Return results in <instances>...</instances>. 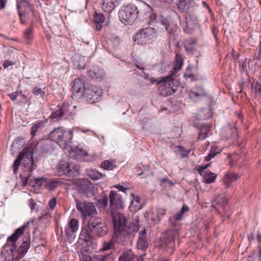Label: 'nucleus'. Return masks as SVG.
I'll list each match as a JSON object with an SVG mask.
<instances>
[{
  "mask_svg": "<svg viewBox=\"0 0 261 261\" xmlns=\"http://www.w3.org/2000/svg\"><path fill=\"white\" fill-rule=\"evenodd\" d=\"M145 15V14H143L142 9L134 4L122 7L119 12L120 20L125 25L132 24L137 18L143 19Z\"/></svg>",
  "mask_w": 261,
  "mask_h": 261,
  "instance_id": "nucleus-4",
  "label": "nucleus"
},
{
  "mask_svg": "<svg viewBox=\"0 0 261 261\" xmlns=\"http://www.w3.org/2000/svg\"><path fill=\"white\" fill-rule=\"evenodd\" d=\"M218 199H219V198H216L214 199V200L212 203V206L214 207V208H215V203L218 204V202H219Z\"/></svg>",
  "mask_w": 261,
  "mask_h": 261,
  "instance_id": "nucleus-59",
  "label": "nucleus"
},
{
  "mask_svg": "<svg viewBox=\"0 0 261 261\" xmlns=\"http://www.w3.org/2000/svg\"><path fill=\"white\" fill-rule=\"evenodd\" d=\"M88 229L89 230L88 234L89 238L94 236L102 237L107 233L106 225L102 223L100 218L89 219L88 222Z\"/></svg>",
  "mask_w": 261,
  "mask_h": 261,
  "instance_id": "nucleus-6",
  "label": "nucleus"
},
{
  "mask_svg": "<svg viewBox=\"0 0 261 261\" xmlns=\"http://www.w3.org/2000/svg\"><path fill=\"white\" fill-rule=\"evenodd\" d=\"M140 199L138 196H134L129 206V209L132 212H137L142 208L140 202Z\"/></svg>",
  "mask_w": 261,
  "mask_h": 261,
  "instance_id": "nucleus-24",
  "label": "nucleus"
},
{
  "mask_svg": "<svg viewBox=\"0 0 261 261\" xmlns=\"http://www.w3.org/2000/svg\"><path fill=\"white\" fill-rule=\"evenodd\" d=\"M97 205L99 208L105 209L108 205V198L105 197L104 198L99 199L97 201Z\"/></svg>",
  "mask_w": 261,
  "mask_h": 261,
  "instance_id": "nucleus-39",
  "label": "nucleus"
},
{
  "mask_svg": "<svg viewBox=\"0 0 261 261\" xmlns=\"http://www.w3.org/2000/svg\"><path fill=\"white\" fill-rule=\"evenodd\" d=\"M23 139L20 137H18L14 141L11 147L16 148L17 145L23 146Z\"/></svg>",
  "mask_w": 261,
  "mask_h": 261,
  "instance_id": "nucleus-44",
  "label": "nucleus"
},
{
  "mask_svg": "<svg viewBox=\"0 0 261 261\" xmlns=\"http://www.w3.org/2000/svg\"><path fill=\"white\" fill-rule=\"evenodd\" d=\"M115 246V243L113 239L109 241H104L101 243L100 250L101 251H107L112 249L114 250Z\"/></svg>",
  "mask_w": 261,
  "mask_h": 261,
  "instance_id": "nucleus-23",
  "label": "nucleus"
},
{
  "mask_svg": "<svg viewBox=\"0 0 261 261\" xmlns=\"http://www.w3.org/2000/svg\"><path fill=\"white\" fill-rule=\"evenodd\" d=\"M115 187H116L119 191H121L125 193H126L128 190V188H124L123 186L120 185H115Z\"/></svg>",
  "mask_w": 261,
  "mask_h": 261,
  "instance_id": "nucleus-51",
  "label": "nucleus"
},
{
  "mask_svg": "<svg viewBox=\"0 0 261 261\" xmlns=\"http://www.w3.org/2000/svg\"><path fill=\"white\" fill-rule=\"evenodd\" d=\"M220 152V150H217V148L213 147L208 155L206 157L205 160L208 162L213 158L216 154Z\"/></svg>",
  "mask_w": 261,
  "mask_h": 261,
  "instance_id": "nucleus-41",
  "label": "nucleus"
},
{
  "mask_svg": "<svg viewBox=\"0 0 261 261\" xmlns=\"http://www.w3.org/2000/svg\"><path fill=\"white\" fill-rule=\"evenodd\" d=\"M240 177V175L239 174L232 171L228 172L224 176L225 179H227L231 182L237 180Z\"/></svg>",
  "mask_w": 261,
  "mask_h": 261,
  "instance_id": "nucleus-36",
  "label": "nucleus"
},
{
  "mask_svg": "<svg viewBox=\"0 0 261 261\" xmlns=\"http://www.w3.org/2000/svg\"><path fill=\"white\" fill-rule=\"evenodd\" d=\"M135 257V255L132 251H124L120 256L119 261H133Z\"/></svg>",
  "mask_w": 261,
  "mask_h": 261,
  "instance_id": "nucleus-28",
  "label": "nucleus"
},
{
  "mask_svg": "<svg viewBox=\"0 0 261 261\" xmlns=\"http://www.w3.org/2000/svg\"><path fill=\"white\" fill-rule=\"evenodd\" d=\"M74 67L79 69H84L86 66L85 58L80 54H75L72 59Z\"/></svg>",
  "mask_w": 261,
  "mask_h": 261,
  "instance_id": "nucleus-21",
  "label": "nucleus"
},
{
  "mask_svg": "<svg viewBox=\"0 0 261 261\" xmlns=\"http://www.w3.org/2000/svg\"><path fill=\"white\" fill-rule=\"evenodd\" d=\"M33 152L27 151H23L19 154L13 164V171L16 173L20 166L21 162L23 166V172L24 178L23 184H31L33 187L40 188L42 185L45 186V178H35L33 181L31 179V173L37 166L35 164L33 159Z\"/></svg>",
  "mask_w": 261,
  "mask_h": 261,
  "instance_id": "nucleus-3",
  "label": "nucleus"
},
{
  "mask_svg": "<svg viewBox=\"0 0 261 261\" xmlns=\"http://www.w3.org/2000/svg\"><path fill=\"white\" fill-rule=\"evenodd\" d=\"M178 235V230L177 228H175L167 230L161 238L162 246L171 249V253H172L174 247V239Z\"/></svg>",
  "mask_w": 261,
  "mask_h": 261,
  "instance_id": "nucleus-9",
  "label": "nucleus"
},
{
  "mask_svg": "<svg viewBox=\"0 0 261 261\" xmlns=\"http://www.w3.org/2000/svg\"><path fill=\"white\" fill-rule=\"evenodd\" d=\"M207 95V93L206 90L201 86H196L192 88L189 94V97L195 100H199Z\"/></svg>",
  "mask_w": 261,
  "mask_h": 261,
  "instance_id": "nucleus-14",
  "label": "nucleus"
},
{
  "mask_svg": "<svg viewBox=\"0 0 261 261\" xmlns=\"http://www.w3.org/2000/svg\"><path fill=\"white\" fill-rule=\"evenodd\" d=\"M135 41H137L138 43H143L144 42L145 39L143 36V33L142 32V29L140 30L135 36L134 37Z\"/></svg>",
  "mask_w": 261,
  "mask_h": 261,
  "instance_id": "nucleus-40",
  "label": "nucleus"
},
{
  "mask_svg": "<svg viewBox=\"0 0 261 261\" xmlns=\"http://www.w3.org/2000/svg\"><path fill=\"white\" fill-rule=\"evenodd\" d=\"M58 172L60 176L65 175L72 177L77 172V169L74 165L70 164L65 161H62L59 164Z\"/></svg>",
  "mask_w": 261,
  "mask_h": 261,
  "instance_id": "nucleus-10",
  "label": "nucleus"
},
{
  "mask_svg": "<svg viewBox=\"0 0 261 261\" xmlns=\"http://www.w3.org/2000/svg\"><path fill=\"white\" fill-rule=\"evenodd\" d=\"M184 60L181 55L176 54L175 58V64L174 69L176 71L179 70L183 66Z\"/></svg>",
  "mask_w": 261,
  "mask_h": 261,
  "instance_id": "nucleus-31",
  "label": "nucleus"
},
{
  "mask_svg": "<svg viewBox=\"0 0 261 261\" xmlns=\"http://www.w3.org/2000/svg\"><path fill=\"white\" fill-rule=\"evenodd\" d=\"M101 94L96 87L91 86L85 90L83 95L86 100L90 103H95L99 100Z\"/></svg>",
  "mask_w": 261,
  "mask_h": 261,
  "instance_id": "nucleus-11",
  "label": "nucleus"
},
{
  "mask_svg": "<svg viewBox=\"0 0 261 261\" xmlns=\"http://www.w3.org/2000/svg\"><path fill=\"white\" fill-rule=\"evenodd\" d=\"M7 0H0V10L5 8Z\"/></svg>",
  "mask_w": 261,
  "mask_h": 261,
  "instance_id": "nucleus-56",
  "label": "nucleus"
},
{
  "mask_svg": "<svg viewBox=\"0 0 261 261\" xmlns=\"http://www.w3.org/2000/svg\"><path fill=\"white\" fill-rule=\"evenodd\" d=\"M110 207L108 214L110 215L113 220L114 229V238L118 244L126 245L131 244L138 231V221L134 220L126 225L127 220L124 215L118 211L123 208L121 196L116 191H111L109 194Z\"/></svg>",
  "mask_w": 261,
  "mask_h": 261,
  "instance_id": "nucleus-1",
  "label": "nucleus"
},
{
  "mask_svg": "<svg viewBox=\"0 0 261 261\" xmlns=\"http://www.w3.org/2000/svg\"><path fill=\"white\" fill-rule=\"evenodd\" d=\"M75 203L76 207L83 219L85 220L88 217L90 219H94L93 217L97 214V211L93 202L76 200Z\"/></svg>",
  "mask_w": 261,
  "mask_h": 261,
  "instance_id": "nucleus-7",
  "label": "nucleus"
},
{
  "mask_svg": "<svg viewBox=\"0 0 261 261\" xmlns=\"http://www.w3.org/2000/svg\"><path fill=\"white\" fill-rule=\"evenodd\" d=\"M32 93L37 98L43 99L45 96V92L38 87H35L32 89Z\"/></svg>",
  "mask_w": 261,
  "mask_h": 261,
  "instance_id": "nucleus-34",
  "label": "nucleus"
},
{
  "mask_svg": "<svg viewBox=\"0 0 261 261\" xmlns=\"http://www.w3.org/2000/svg\"><path fill=\"white\" fill-rule=\"evenodd\" d=\"M184 23V30L188 34H191L194 30L199 27V24L196 18L187 15L185 18Z\"/></svg>",
  "mask_w": 261,
  "mask_h": 261,
  "instance_id": "nucleus-12",
  "label": "nucleus"
},
{
  "mask_svg": "<svg viewBox=\"0 0 261 261\" xmlns=\"http://www.w3.org/2000/svg\"><path fill=\"white\" fill-rule=\"evenodd\" d=\"M29 205L32 211L34 210L36 203L33 199H31L29 200Z\"/></svg>",
  "mask_w": 261,
  "mask_h": 261,
  "instance_id": "nucleus-52",
  "label": "nucleus"
},
{
  "mask_svg": "<svg viewBox=\"0 0 261 261\" xmlns=\"http://www.w3.org/2000/svg\"><path fill=\"white\" fill-rule=\"evenodd\" d=\"M121 1L103 0L102 9L106 12H111L116 7L120 5Z\"/></svg>",
  "mask_w": 261,
  "mask_h": 261,
  "instance_id": "nucleus-16",
  "label": "nucleus"
},
{
  "mask_svg": "<svg viewBox=\"0 0 261 261\" xmlns=\"http://www.w3.org/2000/svg\"><path fill=\"white\" fill-rule=\"evenodd\" d=\"M223 181L226 188H228L230 187L231 181H229L227 179H225V177L223 178Z\"/></svg>",
  "mask_w": 261,
  "mask_h": 261,
  "instance_id": "nucleus-57",
  "label": "nucleus"
},
{
  "mask_svg": "<svg viewBox=\"0 0 261 261\" xmlns=\"http://www.w3.org/2000/svg\"><path fill=\"white\" fill-rule=\"evenodd\" d=\"M142 32L145 40L151 39L154 34V30L151 28L143 29H142Z\"/></svg>",
  "mask_w": 261,
  "mask_h": 261,
  "instance_id": "nucleus-37",
  "label": "nucleus"
},
{
  "mask_svg": "<svg viewBox=\"0 0 261 261\" xmlns=\"http://www.w3.org/2000/svg\"><path fill=\"white\" fill-rule=\"evenodd\" d=\"M79 228V221L76 219H72L68 224V227L65 228L66 234L70 237H73L74 233Z\"/></svg>",
  "mask_w": 261,
  "mask_h": 261,
  "instance_id": "nucleus-17",
  "label": "nucleus"
},
{
  "mask_svg": "<svg viewBox=\"0 0 261 261\" xmlns=\"http://www.w3.org/2000/svg\"><path fill=\"white\" fill-rule=\"evenodd\" d=\"M9 96L12 100H15L17 97V94L16 92L12 93L9 95Z\"/></svg>",
  "mask_w": 261,
  "mask_h": 261,
  "instance_id": "nucleus-55",
  "label": "nucleus"
},
{
  "mask_svg": "<svg viewBox=\"0 0 261 261\" xmlns=\"http://www.w3.org/2000/svg\"><path fill=\"white\" fill-rule=\"evenodd\" d=\"M217 175L215 173H212V172L206 170L203 173V179L205 183L210 184L213 182L216 178Z\"/></svg>",
  "mask_w": 261,
  "mask_h": 261,
  "instance_id": "nucleus-26",
  "label": "nucleus"
},
{
  "mask_svg": "<svg viewBox=\"0 0 261 261\" xmlns=\"http://www.w3.org/2000/svg\"><path fill=\"white\" fill-rule=\"evenodd\" d=\"M56 204L57 201L56 198L55 197L51 198L48 202V205L49 207L51 209H54L55 208Z\"/></svg>",
  "mask_w": 261,
  "mask_h": 261,
  "instance_id": "nucleus-48",
  "label": "nucleus"
},
{
  "mask_svg": "<svg viewBox=\"0 0 261 261\" xmlns=\"http://www.w3.org/2000/svg\"><path fill=\"white\" fill-rule=\"evenodd\" d=\"M93 259L95 261H113V254L111 252L95 254L93 256Z\"/></svg>",
  "mask_w": 261,
  "mask_h": 261,
  "instance_id": "nucleus-22",
  "label": "nucleus"
},
{
  "mask_svg": "<svg viewBox=\"0 0 261 261\" xmlns=\"http://www.w3.org/2000/svg\"><path fill=\"white\" fill-rule=\"evenodd\" d=\"M156 82L162 84L159 87V91L160 94L167 96L171 95L175 91L173 87V82L171 75L167 77H163L161 80H156Z\"/></svg>",
  "mask_w": 261,
  "mask_h": 261,
  "instance_id": "nucleus-8",
  "label": "nucleus"
},
{
  "mask_svg": "<svg viewBox=\"0 0 261 261\" xmlns=\"http://www.w3.org/2000/svg\"><path fill=\"white\" fill-rule=\"evenodd\" d=\"M82 235L81 234L77 242L78 247L81 250V254L79 255L80 261H94V259H92L91 257L87 254L88 253V249H84L83 247L84 243L88 244L89 243H90L91 242L87 238L82 239Z\"/></svg>",
  "mask_w": 261,
  "mask_h": 261,
  "instance_id": "nucleus-13",
  "label": "nucleus"
},
{
  "mask_svg": "<svg viewBox=\"0 0 261 261\" xmlns=\"http://www.w3.org/2000/svg\"><path fill=\"white\" fill-rule=\"evenodd\" d=\"M44 123L43 121H39L36 124H34L31 128V134L32 137H34L36 133L40 130L43 126L44 125Z\"/></svg>",
  "mask_w": 261,
  "mask_h": 261,
  "instance_id": "nucleus-35",
  "label": "nucleus"
},
{
  "mask_svg": "<svg viewBox=\"0 0 261 261\" xmlns=\"http://www.w3.org/2000/svg\"><path fill=\"white\" fill-rule=\"evenodd\" d=\"M72 90L73 92L83 95L85 88V78L82 76L74 79L73 81Z\"/></svg>",
  "mask_w": 261,
  "mask_h": 261,
  "instance_id": "nucleus-15",
  "label": "nucleus"
},
{
  "mask_svg": "<svg viewBox=\"0 0 261 261\" xmlns=\"http://www.w3.org/2000/svg\"><path fill=\"white\" fill-rule=\"evenodd\" d=\"M210 130V127L208 125H202L199 130V138L204 140L208 136Z\"/></svg>",
  "mask_w": 261,
  "mask_h": 261,
  "instance_id": "nucleus-30",
  "label": "nucleus"
},
{
  "mask_svg": "<svg viewBox=\"0 0 261 261\" xmlns=\"http://www.w3.org/2000/svg\"><path fill=\"white\" fill-rule=\"evenodd\" d=\"M166 213V210L165 208H160L157 209V217H158L159 220L162 218Z\"/></svg>",
  "mask_w": 261,
  "mask_h": 261,
  "instance_id": "nucleus-45",
  "label": "nucleus"
},
{
  "mask_svg": "<svg viewBox=\"0 0 261 261\" xmlns=\"http://www.w3.org/2000/svg\"><path fill=\"white\" fill-rule=\"evenodd\" d=\"M257 240L259 242H261V234L258 233L257 237Z\"/></svg>",
  "mask_w": 261,
  "mask_h": 261,
  "instance_id": "nucleus-61",
  "label": "nucleus"
},
{
  "mask_svg": "<svg viewBox=\"0 0 261 261\" xmlns=\"http://www.w3.org/2000/svg\"><path fill=\"white\" fill-rule=\"evenodd\" d=\"M50 140L55 142L61 147L64 149L69 147L72 143L73 131L66 129L63 127L55 128L48 135Z\"/></svg>",
  "mask_w": 261,
  "mask_h": 261,
  "instance_id": "nucleus-5",
  "label": "nucleus"
},
{
  "mask_svg": "<svg viewBox=\"0 0 261 261\" xmlns=\"http://www.w3.org/2000/svg\"><path fill=\"white\" fill-rule=\"evenodd\" d=\"M74 151L75 154L77 155L84 156L87 154V152L85 150H83L82 148H80L79 147L75 149Z\"/></svg>",
  "mask_w": 261,
  "mask_h": 261,
  "instance_id": "nucleus-46",
  "label": "nucleus"
},
{
  "mask_svg": "<svg viewBox=\"0 0 261 261\" xmlns=\"http://www.w3.org/2000/svg\"><path fill=\"white\" fill-rule=\"evenodd\" d=\"M61 108H64V115L66 114L67 113V112H68V106L66 105H63Z\"/></svg>",
  "mask_w": 261,
  "mask_h": 261,
  "instance_id": "nucleus-58",
  "label": "nucleus"
},
{
  "mask_svg": "<svg viewBox=\"0 0 261 261\" xmlns=\"http://www.w3.org/2000/svg\"><path fill=\"white\" fill-rule=\"evenodd\" d=\"M258 257L261 258V245L259 246Z\"/></svg>",
  "mask_w": 261,
  "mask_h": 261,
  "instance_id": "nucleus-64",
  "label": "nucleus"
},
{
  "mask_svg": "<svg viewBox=\"0 0 261 261\" xmlns=\"http://www.w3.org/2000/svg\"><path fill=\"white\" fill-rule=\"evenodd\" d=\"M27 225L17 229L15 232L8 238L1 252L4 261H18L22 258L28 252L30 247L29 243L24 241L18 248L16 249V243L19 238L25 230Z\"/></svg>",
  "mask_w": 261,
  "mask_h": 261,
  "instance_id": "nucleus-2",
  "label": "nucleus"
},
{
  "mask_svg": "<svg viewBox=\"0 0 261 261\" xmlns=\"http://www.w3.org/2000/svg\"><path fill=\"white\" fill-rule=\"evenodd\" d=\"M174 216L171 217L169 218V222L172 226H176L177 224V220L174 219Z\"/></svg>",
  "mask_w": 261,
  "mask_h": 261,
  "instance_id": "nucleus-53",
  "label": "nucleus"
},
{
  "mask_svg": "<svg viewBox=\"0 0 261 261\" xmlns=\"http://www.w3.org/2000/svg\"><path fill=\"white\" fill-rule=\"evenodd\" d=\"M162 24L165 27L166 30H168V28L170 25L169 21L167 19H164L162 21Z\"/></svg>",
  "mask_w": 261,
  "mask_h": 261,
  "instance_id": "nucleus-54",
  "label": "nucleus"
},
{
  "mask_svg": "<svg viewBox=\"0 0 261 261\" xmlns=\"http://www.w3.org/2000/svg\"><path fill=\"white\" fill-rule=\"evenodd\" d=\"M139 237L137 243V247L138 249L143 250L146 249L148 243L146 238V230L144 229L143 231L139 232Z\"/></svg>",
  "mask_w": 261,
  "mask_h": 261,
  "instance_id": "nucleus-19",
  "label": "nucleus"
},
{
  "mask_svg": "<svg viewBox=\"0 0 261 261\" xmlns=\"http://www.w3.org/2000/svg\"><path fill=\"white\" fill-rule=\"evenodd\" d=\"M256 59L257 60H260L261 59V48H259V54L258 55H257V57H256Z\"/></svg>",
  "mask_w": 261,
  "mask_h": 261,
  "instance_id": "nucleus-60",
  "label": "nucleus"
},
{
  "mask_svg": "<svg viewBox=\"0 0 261 261\" xmlns=\"http://www.w3.org/2000/svg\"><path fill=\"white\" fill-rule=\"evenodd\" d=\"M151 2L157 7H162L164 3V0H150Z\"/></svg>",
  "mask_w": 261,
  "mask_h": 261,
  "instance_id": "nucleus-49",
  "label": "nucleus"
},
{
  "mask_svg": "<svg viewBox=\"0 0 261 261\" xmlns=\"http://www.w3.org/2000/svg\"><path fill=\"white\" fill-rule=\"evenodd\" d=\"M209 165V164H207L205 166H200L199 168L202 170H205L207 167Z\"/></svg>",
  "mask_w": 261,
  "mask_h": 261,
  "instance_id": "nucleus-63",
  "label": "nucleus"
},
{
  "mask_svg": "<svg viewBox=\"0 0 261 261\" xmlns=\"http://www.w3.org/2000/svg\"><path fill=\"white\" fill-rule=\"evenodd\" d=\"M88 74L92 79H100L105 75V72L103 69L98 66H93L88 69Z\"/></svg>",
  "mask_w": 261,
  "mask_h": 261,
  "instance_id": "nucleus-18",
  "label": "nucleus"
},
{
  "mask_svg": "<svg viewBox=\"0 0 261 261\" xmlns=\"http://www.w3.org/2000/svg\"><path fill=\"white\" fill-rule=\"evenodd\" d=\"M33 30L32 28H28L24 32V37L25 39L30 40L33 38Z\"/></svg>",
  "mask_w": 261,
  "mask_h": 261,
  "instance_id": "nucleus-42",
  "label": "nucleus"
},
{
  "mask_svg": "<svg viewBox=\"0 0 261 261\" xmlns=\"http://www.w3.org/2000/svg\"><path fill=\"white\" fill-rule=\"evenodd\" d=\"M189 207L184 204L183 205L182 208L180 210V211L174 216V219H176L177 221H180L181 220L183 215L186 212L189 211Z\"/></svg>",
  "mask_w": 261,
  "mask_h": 261,
  "instance_id": "nucleus-38",
  "label": "nucleus"
},
{
  "mask_svg": "<svg viewBox=\"0 0 261 261\" xmlns=\"http://www.w3.org/2000/svg\"><path fill=\"white\" fill-rule=\"evenodd\" d=\"M193 0H180L177 4V8L182 12L187 11Z\"/></svg>",
  "mask_w": 261,
  "mask_h": 261,
  "instance_id": "nucleus-27",
  "label": "nucleus"
},
{
  "mask_svg": "<svg viewBox=\"0 0 261 261\" xmlns=\"http://www.w3.org/2000/svg\"><path fill=\"white\" fill-rule=\"evenodd\" d=\"M105 19V17L102 14L95 13L94 21L96 23V29L97 30H100L101 29Z\"/></svg>",
  "mask_w": 261,
  "mask_h": 261,
  "instance_id": "nucleus-25",
  "label": "nucleus"
},
{
  "mask_svg": "<svg viewBox=\"0 0 261 261\" xmlns=\"http://www.w3.org/2000/svg\"><path fill=\"white\" fill-rule=\"evenodd\" d=\"M64 108H60L58 111L55 112L51 115L53 118H59L64 115Z\"/></svg>",
  "mask_w": 261,
  "mask_h": 261,
  "instance_id": "nucleus-43",
  "label": "nucleus"
},
{
  "mask_svg": "<svg viewBox=\"0 0 261 261\" xmlns=\"http://www.w3.org/2000/svg\"><path fill=\"white\" fill-rule=\"evenodd\" d=\"M15 63L13 61H9V60H5V62L3 63V67L4 68H6L10 66L14 65Z\"/></svg>",
  "mask_w": 261,
  "mask_h": 261,
  "instance_id": "nucleus-50",
  "label": "nucleus"
},
{
  "mask_svg": "<svg viewBox=\"0 0 261 261\" xmlns=\"http://www.w3.org/2000/svg\"><path fill=\"white\" fill-rule=\"evenodd\" d=\"M101 167L105 170H112L116 167L115 160H105L101 163Z\"/></svg>",
  "mask_w": 261,
  "mask_h": 261,
  "instance_id": "nucleus-29",
  "label": "nucleus"
},
{
  "mask_svg": "<svg viewBox=\"0 0 261 261\" xmlns=\"http://www.w3.org/2000/svg\"><path fill=\"white\" fill-rule=\"evenodd\" d=\"M88 175L93 180H97L105 177V175L95 170H90L88 172Z\"/></svg>",
  "mask_w": 261,
  "mask_h": 261,
  "instance_id": "nucleus-32",
  "label": "nucleus"
},
{
  "mask_svg": "<svg viewBox=\"0 0 261 261\" xmlns=\"http://www.w3.org/2000/svg\"><path fill=\"white\" fill-rule=\"evenodd\" d=\"M143 260H144L143 255H141L137 258V261H143Z\"/></svg>",
  "mask_w": 261,
  "mask_h": 261,
  "instance_id": "nucleus-62",
  "label": "nucleus"
},
{
  "mask_svg": "<svg viewBox=\"0 0 261 261\" xmlns=\"http://www.w3.org/2000/svg\"><path fill=\"white\" fill-rule=\"evenodd\" d=\"M179 148L180 149V156L181 158H184V157H187L190 151L191 150H182V147L179 146Z\"/></svg>",
  "mask_w": 261,
  "mask_h": 261,
  "instance_id": "nucleus-47",
  "label": "nucleus"
},
{
  "mask_svg": "<svg viewBox=\"0 0 261 261\" xmlns=\"http://www.w3.org/2000/svg\"><path fill=\"white\" fill-rule=\"evenodd\" d=\"M62 182L55 179H49L45 180V187L49 191H54L57 188L61 186Z\"/></svg>",
  "mask_w": 261,
  "mask_h": 261,
  "instance_id": "nucleus-20",
  "label": "nucleus"
},
{
  "mask_svg": "<svg viewBox=\"0 0 261 261\" xmlns=\"http://www.w3.org/2000/svg\"><path fill=\"white\" fill-rule=\"evenodd\" d=\"M85 193L87 195H95L97 193V188L93 184H85Z\"/></svg>",
  "mask_w": 261,
  "mask_h": 261,
  "instance_id": "nucleus-33",
  "label": "nucleus"
}]
</instances>
